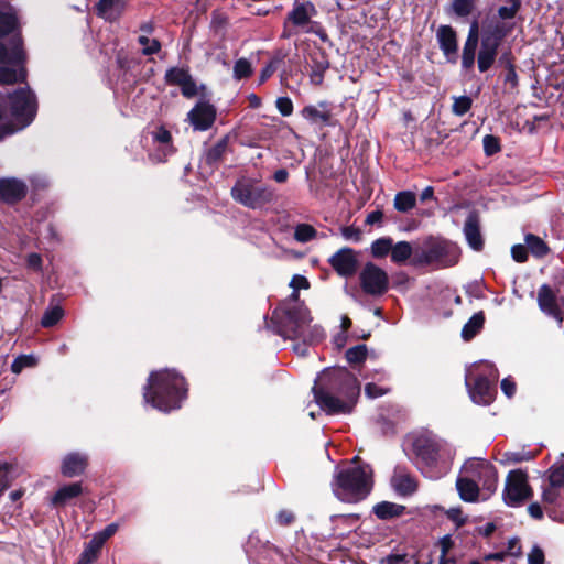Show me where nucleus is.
<instances>
[{"instance_id": "obj_1", "label": "nucleus", "mask_w": 564, "mask_h": 564, "mask_svg": "<svg viewBox=\"0 0 564 564\" xmlns=\"http://www.w3.org/2000/svg\"><path fill=\"white\" fill-rule=\"evenodd\" d=\"M312 392L314 401L326 414H349L360 394V384L347 368H333L318 376Z\"/></svg>"}, {"instance_id": "obj_2", "label": "nucleus", "mask_w": 564, "mask_h": 564, "mask_svg": "<svg viewBox=\"0 0 564 564\" xmlns=\"http://www.w3.org/2000/svg\"><path fill=\"white\" fill-rule=\"evenodd\" d=\"M187 397L188 383L175 369L151 371L143 388L144 402L164 413L181 409Z\"/></svg>"}, {"instance_id": "obj_3", "label": "nucleus", "mask_w": 564, "mask_h": 564, "mask_svg": "<svg viewBox=\"0 0 564 564\" xmlns=\"http://www.w3.org/2000/svg\"><path fill=\"white\" fill-rule=\"evenodd\" d=\"M330 486L338 500L358 503L365 500L373 488L372 470L369 465L340 468L335 471Z\"/></svg>"}, {"instance_id": "obj_4", "label": "nucleus", "mask_w": 564, "mask_h": 564, "mask_svg": "<svg viewBox=\"0 0 564 564\" xmlns=\"http://www.w3.org/2000/svg\"><path fill=\"white\" fill-rule=\"evenodd\" d=\"M459 256V248L455 243L440 237L430 236L414 250L411 264L416 268L444 269L455 265Z\"/></svg>"}, {"instance_id": "obj_5", "label": "nucleus", "mask_w": 564, "mask_h": 564, "mask_svg": "<svg viewBox=\"0 0 564 564\" xmlns=\"http://www.w3.org/2000/svg\"><path fill=\"white\" fill-rule=\"evenodd\" d=\"M312 322L310 311L304 305L279 304L270 318L269 327L285 339H300L305 337V327Z\"/></svg>"}, {"instance_id": "obj_6", "label": "nucleus", "mask_w": 564, "mask_h": 564, "mask_svg": "<svg viewBox=\"0 0 564 564\" xmlns=\"http://www.w3.org/2000/svg\"><path fill=\"white\" fill-rule=\"evenodd\" d=\"M230 195L236 203L253 210L263 209L276 199L275 191L270 185L246 176L236 181Z\"/></svg>"}, {"instance_id": "obj_7", "label": "nucleus", "mask_w": 564, "mask_h": 564, "mask_svg": "<svg viewBox=\"0 0 564 564\" xmlns=\"http://www.w3.org/2000/svg\"><path fill=\"white\" fill-rule=\"evenodd\" d=\"M505 22L496 21L481 29L480 46L477 54V67L480 73L488 72L496 63L499 47L511 31Z\"/></svg>"}, {"instance_id": "obj_8", "label": "nucleus", "mask_w": 564, "mask_h": 564, "mask_svg": "<svg viewBox=\"0 0 564 564\" xmlns=\"http://www.w3.org/2000/svg\"><path fill=\"white\" fill-rule=\"evenodd\" d=\"M442 449L441 443L429 434H420L412 441V451L417 460L419 468L430 473L431 477L436 476L434 470L442 462Z\"/></svg>"}, {"instance_id": "obj_9", "label": "nucleus", "mask_w": 564, "mask_h": 564, "mask_svg": "<svg viewBox=\"0 0 564 564\" xmlns=\"http://www.w3.org/2000/svg\"><path fill=\"white\" fill-rule=\"evenodd\" d=\"M533 497L528 474L522 469L510 470L503 489V500L510 507H518Z\"/></svg>"}, {"instance_id": "obj_10", "label": "nucleus", "mask_w": 564, "mask_h": 564, "mask_svg": "<svg viewBox=\"0 0 564 564\" xmlns=\"http://www.w3.org/2000/svg\"><path fill=\"white\" fill-rule=\"evenodd\" d=\"M359 284L366 295L380 297L389 290V276L373 262H367L359 272Z\"/></svg>"}, {"instance_id": "obj_11", "label": "nucleus", "mask_w": 564, "mask_h": 564, "mask_svg": "<svg viewBox=\"0 0 564 564\" xmlns=\"http://www.w3.org/2000/svg\"><path fill=\"white\" fill-rule=\"evenodd\" d=\"M10 111L14 119L24 126L30 124L36 115L35 98L29 89L19 88L9 95Z\"/></svg>"}, {"instance_id": "obj_12", "label": "nucleus", "mask_w": 564, "mask_h": 564, "mask_svg": "<svg viewBox=\"0 0 564 564\" xmlns=\"http://www.w3.org/2000/svg\"><path fill=\"white\" fill-rule=\"evenodd\" d=\"M538 305L544 314L561 323L564 310V289L558 288L557 292H554L549 284H542L538 291Z\"/></svg>"}, {"instance_id": "obj_13", "label": "nucleus", "mask_w": 564, "mask_h": 564, "mask_svg": "<svg viewBox=\"0 0 564 564\" xmlns=\"http://www.w3.org/2000/svg\"><path fill=\"white\" fill-rule=\"evenodd\" d=\"M329 265L343 278H350L357 273L358 259L352 248L344 247L336 251L329 259Z\"/></svg>"}, {"instance_id": "obj_14", "label": "nucleus", "mask_w": 564, "mask_h": 564, "mask_svg": "<svg viewBox=\"0 0 564 564\" xmlns=\"http://www.w3.org/2000/svg\"><path fill=\"white\" fill-rule=\"evenodd\" d=\"M29 193L26 183L17 177L0 178V202L13 206L22 202Z\"/></svg>"}, {"instance_id": "obj_15", "label": "nucleus", "mask_w": 564, "mask_h": 564, "mask_svg": "<svg viewBox=\"0 0 564 564\" xmlns=\"http://www.w3.org/2000/svg\"><path fill=\"white\" fill-rule=\"evenodd\" d=\"M466 386L470 399L476 404L488 405L494 401L497 391L495 384L485 375L476 376L473 382L466 379Z\"/></svg>"}, {"instance_id": "obj_16", "label": "nucleus", "mask_w": 564, "mask_h": 564, "mask_svg": "<svg viewBox=\"0 0 564 564\" xmlns=\"http://www.w3.org/2000/svg\"><path fill=\"white\" fill-rule=\"evenodd\" d=\"M217 110L214 105L208 101H198L188 112V120L197 131H206L210 129L216 120Z\"/></svg>"}, {"instance_id": "obj_17", "label": "nucleus", "mask_w": 564, "mask_h": 564, "mask_svg": "<svg viewBox=\"0 0 564 564\" xmlns=\"http://www.w3.org/2000/svg\"><path fill=\"white\" fill-rule=\"evenodd\" d=\"M440 50L449 63H456L458 53L457 33L451 25H441L436 31Z\"/></svg>"}, {"instance_id": "obj_18", "label": "nucleus", "mask_w": 564, "mask_h": 564, "mask_svg": "<svg viewBox=\"0 0 564 564\" xmlns=\"http://www.w3.org/2000/svg\"><path fill=\"white\" fill-rule=\"evenodd\" d=\"M468 246L475 251H481L485 241L480 230V215L478 210L473 209L468 213L463 228Z\"/></svg>"}, {"instance_id": "obj_19", "label": "nucleus", "mask_w": 564, "mask_h": 564, "mask_svg": "<svg viewBox=\"0 0 564 564\" xmlns=\"http://www.w3.org/2000/svg\"><path fill=\"white\" fill-rule=\"evenodd\" d=\"M89 465L86 454L72 452L64 456L61 464V474L66 478H74L85 474Z\"/></svg>"}, {"instance_id": "obj_20", "label": "nucleus", "mask_w": 564, "mask_h": 564, "mask_svg": "<svg viewBox=\"0 0 564 564\" xmlns=\"http://www.w3.org/2000/svg\"><path fill=\"white\" fill-rule=\"evenodd\" d=\"M330 63L326 52L318 47L310 53V79L315 86H319L324 82L326 70L329 68Z\"/></svg>"}, {"instance_id": "obj_21", "label": "nucleus", "mask_w": 564, "mask_h": 564, "mask_svg": "<svg viewBox=\"0 0 564 564\" xmlns=\"http://www.w3.org/2000/svg\"><path fill=\"white\" fill-rule=\"evenodd\" d=\"M316 8L311 1H295L293 9L286 14V22L295 28H304L311 22V18L316 14Z\"/></svg>"}, {"instance_id": "obj_22", "label": "nucleus", "mask_w": 564, "mask_h": 564, "mask_svg": "<svg viewBox=\"0 0 564 564\" xmlns=\"http://www.w3.org/2000/svg\"><path fill=\"white\" fill-rule=\"evenodd\" d=\"M318 106L322 110L313 105L305 106L301 110L302 117L312 124L322 123L323 126L335 127L336 123L333 121V113L328 109V102L321 101Z\"/></svg>"}, {"instance_id": "obj_23", "label": "nucleus", "mask_w": 564, "mask_h": 564, "mask_svg": "<svg viewBox=\"0 0 564 564\" xmlns=\"http://www.w3.org/2000/svg\"><path fill=\"white\" fill-rule=\"evenodd\" d=\"M229 138L228 135L219 139L213 147L206 150L203 165L208 167L210 172H214L219 167V164L224 161L225 154L228 150Z\"/></svg>"}, {"instance_id": "obj_24", "label": "nucleus", "mask_w": 564, "mask_h": 564, "mask_svg": "<svg viewBox=\"0 0 564 564\" xmlns=\"http://www.w3.org/2000/svg\"><path fill=\"white\" fill-rule=\"evenodd\" d=\"M83 494L82 482H72L62 486L51 498V506L55 508L66 506L72 499Z\"/></svg>"}, {"instance_id": "obj_25", "label": "nucleus", "mask_w": 564, "mask_h": 564, "mask_svg": "<svg viewBox=\"0 0 564 564\" xmlns=\"http://www.w3.org/2000/svg\"><path fill=\"white\" fill-rule=\"evenodd\" d=\"M405 506L390 501H381L373 506L372 512L380 520H391L405 513Z\"/></svg>"}, {"instance_id": "obj_26", "label": "nucleus", "mask_w": 564, "mask_h": 564, "mask_svg": "<svg viewBox=\"0 0 564 564\" xmlns=\"http://www.w3.org/2000/svg\"><path fill=\"white\" fill-rule=\"evenodd\" d=\"M456 488L463 501L475 502L478 500L479 486L475 480L466 477H458L456 480Z\"/></svg>"}, {"instance_id": "obj_27", "label": "nucleus", "mask_w": 564, "mask_h": 564, "mask_svg": "<svg viewBox=\"0 0 564 564\" xmlns=\"http://www.w3.org/2000/svg\"><path fill=\"white\" fill-rule=\"evenodd\" d=\"M485 321L486 317L484 311L475 313L463 326L460 334L462 338L465 341L474 339L484 328Z\"/></svg>"}, {"instance_id": "obj_28", "label": "nucleus", "mask_w": 564, "mask_h": 564, "mask_svg": "<svg viewBox=\"0 0 564 564\" xmlns=\"http://www.w3.org/2000/svg\"><path fill=\"white\" fill-rule=\"evenodd\" d=\"M478 45L480 46V39L471 36L466 37L462 53L463 69L470 70L474 68Z\"/></svg>"}, {"instance_id": "obj_29", "label": "nucleus", "mask_w": 564, "mask_h": 564, "mask_svg": "<svg viewBox=\"0 0 564 564\" xmlns=\"http://www.w3.org/2000/svg\"><path fill=\"white\" fill-rule=\"evenodd\" d=\"M24 61L22 39H14V45L9 52L7 46L0 42V63L21 64Z\"/></svg>"}, {"instance_id": "obj_30", "label": "nucleus", "mask_w": 564, "mask_h": 564, "mask_svg": "<svg viewBox=\"0 0 564 564\" xmlns=\"http://www.w3.org/2000/svg\"><path fill=\"white\" fill-rule=\"evenodd\" d=\"M414 250L409 241H399L393 243L391 254V261L397 264L405 263L408 260H412Z\"/></svg>"}, {"instance_id": "obj_31", "label": "nucleus", "mask_w": 564, "mask_h": 564, "mask_svg": "<svg viewBox=\"0 0 564 564\" xmlns=\"http://www.w3.org/2000/svg\"><path fill=\"white\" fill-rule=\"evenodd\" d=\"M394 489L401 496H411L417 490V481L410 474L394 477Z\"/></svg>"}, {"instance_id": "obj_32", "label": "nucleus", "mask_w": 564, "mask_h": 564, "mask_svg": "<svg viewBox=\"0 0 564 564\" xmlns=\"http://www.w3.org/2000/svg\"><path fill=\"white\" fill-rule=\"evenodd\" d=\"M525 245L528 250L535 258H544L549 254L550 248L546 242L534 234H527L524 237Z\"/></svg>"}, {"instance_id": "obj_33", "label": "nucleus", "mask_w": 564, "mask_h": 564, "mask_svg": "<svg viewBox=\"0 0 564 564\" xmlns=\"http://www.w3.org/2000/svg\"><path fill=\"white\" fill-rule=\"evenodd\" d=\"M394 208L400 213H408L416 206V196L411 191H402L394 196Z\"/></svg>"}, {"instance_id": "obj_34", "label": "nucleus", "mask_w": 564, "mask_h": 564, "mask_svg": "<svg viewBox=\"0 0 564 564\" xmlns=\"http://www.w3.org/2000/svg\"><path fill=\"white\" fill-rule=\"evenodd\" d=\"M19 26L17 13L0 10V39L15 32Z\"/></svg>"}, {"instance_id": "obj_35", "label": "nucleus", "mask_w": 564, "mask_h": 564, "mask_svg": "<svg viewBox=\"0 0 564 564\" xmlns=\"http://www.w3.org/2000/svg\"><path fill=\"white\" fill-rule=\"evenodd\" d=\"M478 0H451V12L457 18H467L474 13Z\"/></svg>"}, {"instance_id": "obj_36", "label": "nucleus", "mask_w": 564, "mask_h": 564, "mask_svg": "<svg viewBox=\"0 0 564 564\" xmlns=\"http://www.w3.org/2000/svg\"><path fill=\"white\" fill-rule=\"evenodd\" d=\"M479 476L481 479H484V489H486L489 494L495 492L498 484V473L496 467L494 465L482 466Z\"/></svg>"}, {"instance_id": "obj_37", "label": "nucleus", "mask_w": 564, "mask_h": 564, "mask_svg": "<svg viewBox=\"0 0 564 564\" xmlns=\"http://www.w3.org/2000/svg\"><path fill=\"white\" fill-rule=\"evenodd\" d=\"M538 455V452H532V451H516V452H511V451H508V452H505L502 454V458L500 460L501 464L503 465H507V464H518V463H521V462H529V460H533Z\"/></svg>"}, {"instance_id": "obj_38", "label": "nucleus", "mask_w": 564, "mask_h": 564, "mask_svg": "<svg viewBox=\"0 0 564 564\" xmlns=\"http://www.w3.org/2000/svg\"><path fill=\"white\" fill-rule=\"evenodd\" d=\"M392 246L393 239L391 237L378 238L371 243V254L376 259H382L391 252Z\"/></svg>"}, {"instance_id": "obj_39", "label": "nucleus", "mask_w": 564, "mask_h": 564, "mask_svg": "<svg viewBox=\"0 0 564 564\" xmlns=\"http://www.w3.org/2000/svg\"><path fill=\"white\" fill-rule=\"evenodd\" d=\"M26 77L25 69L21 68L18 73L14 68L1 66L0 67V84L13 85L18 82H24Z\"/></svg>"}, {"instance_id": "obj_40", "label": "nucleus", "mask_w": 564, "mask_h": 564, "mask_svg": "<svg viewBox=\"0 0 564 564\" xmlns=\"http://www.w3.org/2000/svg\"><path fill=\"white\" fill-rule=\"evenodd\" d=\"M64 316V310L59 305H55L52 307H48L42 318H41V326L44 328H51L55 326Z\"/></svg>"}, {"instance_id": "obj_41", "label": "nucleus", "mask_w": 564, "mask_h": 564, "mask_svg": "<svg viewBox=\"0 0 564 564\" xmlns=\"http://www.w3.org/2000/svg\"><path fill=\"white\" fill-rule=\"evenodd\" d=\"M317 236V230L310 224H299L294 228V239L297 242H308L313 239H315Z\"/></svg>"}, {"instance_id": "obj_42", "label": "nucleus", "mask_w": 564, "mask_h": 564, "mask_svg": "<svg viewBox=\"0 0 564 564\" xmlns=\"http://www.w3.org/2000/svg\"><path fill=\"white\" fill-rule=\"evenodd\" d=\"M506 6L498 8V17L501 20H511L520 11L522 0H505Z\"/></svg>"}, {"instance_id": "obj_43", "label": "nucleus", "mask_w": 564, "mask_h": 564, "mask_svg": "<svg viewBox=\"0 0 564 564\" xmlns=\"http://www.w3.org/2000/svg\"><path fill=\"white\" fill-rule=\"evenodd\" d=\"M252 73V65L247 58L241 57L235 62L232 76L236 80L247 79Z\"/></svg>"}, {"instance_id": "obj_44", "label": "nucleus", "mask_w": 564, "mask_h": 564, "mask_svg": "<svg viewBox=\"0 0 564 564\" xmlns=\"http://www.w3.org/2000/svg\"><path fill=\"white\" fill-rule=\"evenodd\" d=\"M368 355V349L365 344L357 345L346 350V359L350 365L362 364Z\"/></svg>"}, {"instance_id": "obj_45", "label": "nucleus", "mask_w": 564, "mask_h": 564, "mask_svg": "<svg viewBox=\"0 0 564 564\" xmlns=\"http://www.w3.org/2000/svg\"><path fill=\"white\" fill-rule=\"evenodd\" d=\"M188 75L189 70L186 68L171 67L166 70L164 79L167 85L180 86Z\"/></svg>"}, {"instance_id": "obj_46", "label": "nucleus", "mask_w": 564, "mask_h": 564, "mask_svg": "<svg viewBox=\"0 0 564 564\" xmlns=\"http://www.w3.org/2000/svg\"><path fill=\"white\" fill-rule=\"evenodd\" d=\"M549 482L551 487H564V462L553 464L549 470Z\"/></svg>"}, {"instance_id": "obj_47", "label": "nucleus", "mask_w": 564, "mask_h": 564, "mask_svg": "<svg viewBox=\"0 0 564 564\" xmlns=\"http://www.w3.org/2000/svg\"><path fill=\"white\" fill-rule=\"evenodd\" d=\"M453 99L454 102L452 105V112L455 116L462 117L471 109L473 99L469 96L464 95L459 97H454Z\"/></svg>"}, {"instance_id": "obj_48", "label": "nucleus", "mask_w": 564, "mask_h": 564, "mask_svg": "<svg viewBox=\"0 0 564 564\" xmlns=\"http://www.w3.org/2000/svg\"><path fill=\"white\" fill-rule=\"evenodd\" d=\"M12 470L13 465L11 463H0V497L12 485L13 478L10 476Z\"/></svg>"}, {"instance_id": "obj_49", "label": "nucleus", "mask_w": 564, "mask_h": 564, "mask_svg": "<svg viewBox=\"0 0 564 564\" xmlns=\"http://www.w3.org/2000/svg\"><path fill=\"white\" fill-rule=\"evenodd\" d=\"M36 358L32 355H20L11 364V371L20 373L24 368L36 366Z\"/></svg>"}, {"instance_id": "obj_50", "label": "nucleus", "mask_w": 564, "mask_h": 564, "mask_svg": "<svg viewBox=\"0 0 564 564\" xmlns=\"http://www.w3.org/2000/svg\"><path fill=\"white\" fill-rule=\"evenodd\" d=\"M153 140L167 148L165 155L175 151L172 145V134L163 126L159 127L156 131L153 132Z\"/></svg>"}, {"instance_id": "obj_51", "label": "nucleus", "mask_w": 564, "mask_h": 564, "mask_svg": "<svg viewBox=\"0 0 564 564\" xmlns=\"http://www.w3.org/2000/svg\"><path fill=\"white\" fill-rule=\"evenodd\" d=\"M138 42L144 46L142 50V54L147 55V56L159 53L162 47L161 42L159 40H156V39L150 40L145 35L139 36Z\"/></svg>"}, {"instance_id": "obj_52", "label": "nucleus", "mask_w": 564, "mask_h": 564, "mask_svg": "<svg viewBox=\"0 0 564 564\" xmlns=\"http://www.w3.org/2000/svg\"><path fill=\"white\" fill-rule=\"evenodd\" d=\"M484 152L491 156L501 150L500 139L494 134H486L482 139Z\"/></svg>"}, {"instance_id": "obj_53", "label": "nucleus", "mask_w": 564, "mask_h": 564, "mask_svg": "<svg viewBox=\"0 0 564 564\" xmlns=\"http://www.w3.org/2000/svg\"><path fill=\"white\" fill-rule=\"evenodd\" d=\"M282 63L280 57H273L265 66L261 69L259 75V84L265 83L278 69L279 65Z\"/></svg>"}, {"instance_id": "obj_54", "label": "nucleus", "mask_w": 564, "mask_h": 564, "mask_svg": "<svg viewBox=\"0 0 564 564\" xmlns=\"http://www.w3.org/2000/svg\"><path fill=\"white\" fill-rule=\"evenodd\" d=\"M180 87L181 93L185 98L189 99L198 94L196 82L194 80L191 74L187 76L186 79H184V82L181 83Z\"/></svg>"}, {"instance_id": "obj_55", "label": "nucleus", "mask_w": 564, "mask_h": 564, "mask_svg": "<svg viewBox=\"0 0 564 564\" xmlns=\"http://www.w3.org/2000/svg\"><path fill=\"white\" fill-rule=\"evenodd\" d=\"M275 106L283 117H289L293 112V102L290 97H279L275 101Z\"/></svg>"}, {"instance_id": "obj_56", "label": "nucleus", "mask_w": 564, "mask_h": 564, "mask_svg": "<svg viewBox=\"0 0 564 564\" xmlns=\"http://www.w3.org/2000/svg\"><path fill=\"white\" fill-rule=\"evenodd\" d=\"M305 337H306V340L304 338H301L303 340V343L312 345V344L319 343L322 339H324L325 333L322 327L314 326L312 329H310L308 333L305 332Z\"/></svg>"}, {"instance_id": "obj_57", "label": "nucleus", "mask_w": 564, "mask_h": 564, "mask_svg": "<svg viewBox=\"0 0 564 564\" xmlns=\"http://www.w3.org/2000/svg\"><path fill=\"white\" fill-rule=\"evenodd\" d=\"M26 268L34 271L41 272L43 269V260L40 253L32 252L26 256L25 259Z\"/></svg>"}, {"instance_id": "obj_58", "label": "nucleus", "mask_w": 564, "mask_h": 564, "mask_svg": "<svg viewBox=\"0 0 564 564\" xmlns=\"http://www.w3.org/2000/svg\"><path fill=\"white\" fill-rule=\"evenodd\" d=\"M497 59H498V65L500 67H503L506 70H508L512 67H516V64H514L516 58L510 48L502 52V54L500 56H498Z\"/></svg>"}, {"instance_id": "obj_59", "label": "nucleus", "mask_w": 564, "mask_h": 564, "mask_svg": "<svg viewBox=\"0 0 564 564\" xmlns=\"http://www.w3.org/2000/svg\"><path fill=\"white\" fill-rule=\"evenodd\" d=\"M528 247L527 245H514L511 248V256L516 262L523 263L528 260Z\"/></svg>"}, {"instance_id": "obj_60", "label": "nucleus", "mask_w": 564, "mask_h": 564, "mask_svg": "<svg viewBox=\"0 0 564 564\" xmlns=\"http://www.w3.org/2000/svg\"><path fill=\"white\" fill-rule=\"evenodd\" d=\"M340 232L346 240H354L356 242L361 240V230L355 226H344Z\"/></svg>"}, {"instance_id": "obj_61", "label": "nucleus", "mask_w": 564, "mask_h": 564, "mask_svg": "<svg viewBox=\"0 0 564 564\" xmlns=\"http://www.w3.org/2000/svg\"><path fill=\"white\" fill-rule=\"evenodd\" d=\"M545 555L539 545H534L528 554V564H544Z\"/></svg>"}, {"instance_id": "obj_62", "label": "nucleus", "mask_w": 564, "mask_h": 564, "mask_svg": "<svg viewBox=\"0 0 564 564\" xmlns=\"http://www.w3.org/2000/svg\"><path fill=\"white\" fill-rule=\"evenodd\" d=\"M446 516L449 520L455 522L457 529L466 523V518L463 517L460 508H451L447 510Z\"/></svg>"}, {"instance_id": "obj_63", "label": "nucleus", "mask_w": 564, "mask_h": 564, "mask_svg": "<svg viewBox=\"0 0 564 564\" xmlns=\"http://www.w3.org/2000/svg\"><path fill=\"white\" fill-rule=\"evenodd\" d=\"M295 521V516L291 510H280L276 514V522L282 527L291 525Z\"/></svg>"}, {"instance_id": "obj_64", "label": "nucleus", "mask_w": 564, "mask_h": 564, "mask_svg": "<svg viewBox=\"0 0 564 564\" xmlns=\"http://www.w3.org/2000/svg\"><path fill=\"white\" fill-rule=\"evenodd\" d=\"M411 558L408 554H390L386 557V564H410Z\"/></svg>"}]
</instances>
